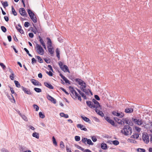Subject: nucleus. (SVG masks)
Masks as SVG:
<instances>
[{"mask_svg":"<svg viewBox=\"0 0 152 152\" xmlns=\"http://www.w3.org/2000/svg\"><path fill=\"white\" fill-rule=\"evenodd\" d=\"M45 61L48 64H49L50 63V61L49 59H47L46 58H45L44 59Z\"/></svg>","mask_w":152,"mask_h":152,"instance_id":"e2e57ef3","label":"nucleus"},{"mask_svg":"<svg viewBox=\"0 0 152 152\" xmlns=\"http://www.w3.org/2000/svg\"><path fill=\"white\" fill-rule=\"evenodd\" d=\"M59 75L63 79V80L65 81L66 83H68L69 84H70V83L69 80L66 78L63 75H62V74L60 73Z\"/></svg>","mask_w":152,"mask_h":152,"instance_id":"f3484780","label":"nucleus"},{"mask_svg":"<svg viewBox=\"0 0 152 152\" xmlns=\"http://www.w3.org/2000/svg\"><path fill=\"white\" fill-rule=\"evenodd\" d=\"M35 48L36 49L37 52L39 54L43 55L44 53V50L41 45L37 43H36Z\"/></svg>","mask_w":152,"mask_h":152,"instance_id":"7ed1b4c3","label":"nucleus"},{"mask_svg":"<svg viewBox=\"0 0 152 152\" xmlns=\"http://www.w3.org/2000/svg\"><path fill=\"white\" fill-rule=\"evenodd\" d=\"M60 146L62 148H64L65 147V145L63 141H61L60 143Z\"/></svg>","mask_w":152,"mask_h":152,"instance_id":"603ef678","label":"nucleus"},{"mask_svg":"<svg viewBox=\"0 0 152 152\" xmlns=\"http://www.w3.org/2000/svg\"><path fill=\"white\" fill-rule=\"evenodd\" d=\"M29 24L28 22H25L24 23V26L26 27H28L29 26Z\"/></svg>","mask_w":152,"mask_h":152,"instance_id":"052dcab7","label":"nucleus"},{"mask_svg":"<svg viewBox=\"0 0 152 152\" xmlns=\"http://www.w3.org/2000/svg\"><path fill=\"white\" fill-rule=\"evenodd\" d=\"M123 120L125 121L126 124H128V125L130 126H133V123L130 120H129V118H123Z\"/></svg>","mask_w":152,"mask_h":152,"instance_id":"9d476101","label":"nucleus"},{"mask_svg":"<svg viewBox=\"0 0 152 152\" xmlns=\"http://www.w3.org/2000/svg\"><path fill=\"white\" fill-rule=\"evenodd\" d=\"M39 117L42 118H43L45 117V115L43 114L41 112H40L39 113Z\"/></svg>","mask_w":152,"mask_h":152,"instance_id":"de8ad7c7","label":"nucleus"},{"mask_svg":"<svg viewBox=\"0 0 152 152\" xmlns=\"http://www.w3.org/2000/svg\"><path fill=\"white\" fill-rule=\"evenodd\" d=\"M19 12L20 15L22 16H26L27 15V14L24 8H20L19 10Z\"/></svg>","mask_w":152,"mask_h":152,"instance_id":"9b49d317","label":"nucleus"},{"mask_svg":"<svg viewBox=\"0 0 152 152\" xmlns=\"http://www.w3.org/2000/svg\"><path fill=\"white\" fill-rule=\"evenodd\" d=\"M56 56L58 58L59 60L60 58V51L59 50L58 48H57L56 50Z\"/></svg>","mask_w":152,"mask_h":152,"instance_id":"c756f323","label":"nucleus"},{"mask_svg":"<svg viewBox=\"0 0 152 152\" xmlns=\"http://www.w3.org/2000/svg\"><path fill=\"white\" fill-rule=\"evenodd\" d=\"M94 97L95 99L97 100H100V98L97 95H94Z\"/></svg>","mask_w":152,"mask_h":152,"instance_id":"0e129e2a","label":"nucleus"},{"mask_svg":"<svg viewBox=\"0 0 152 152\" xmlns=\"http://www.w3.org/2000/svg\"><path fill=\"white\" fill-rule=\"evenodd\" d=\"M21 88L25 93L29 95H30L31 94L29 89H27L23 86H21Z\"/></svg>","mask_w":152,"mask_h":152,"instance_id":"4468645a","label":"nucleus"},{"mask_svg":"<svg viewBox=\"0 0 152 152\" xmlns=\"http://www.w3.org/2000/svg\"><path fill=\"white\" fill-rule=\"evenodd\" d=\"M32 136L33 137H36L37 139L39 138V135L38 133L37 132H34L33 133Z\"/></svg>","mask_w":152,"mask_h":152,"instance_id":"f704fd0d","label":"nucleus"},{"mask_svg":"<svg viewBox=\"0 0 152 152\" xmlns=\"http://www.w3.org/2000/svg\"><path fill=\"white\" fill-rule=\"evenodd\" d=\"M31 63L32 64H34V63H36L37 61L34 58H32L31 59Z\"/></svg>","mask_w":152,"mask_h":152,"instance_id":"bf43d9fd","label":"nucleus"},{"mask_svg":"<svg viewBox=\"0 0 152 152\" xmlns=\"http://www.w3.org/2000/svg\"><path fill=\"white\" fill-rule=\"evenodd\" d=\"M58 64L61 69L65 72H70L67 66L65 65H63V63L61 61L58 62Z\"/></svg>","mask_w":152,"mask_h":152,"instance_id":"20e7f679","label":"nucleus"},{"mask_svg":"<svg viewBox=\"0 0 152 152\" xmlns=\"http://www.w3.org/2000/svg\"><path fill=\"white\" fill-rule=\"evenodd\" d=\"M4 18L6 21L7 22L9 21V19L8 17L6 16H4Z\"/></svg>","mask_w":152,"mask_h":152,"instance_id":"774afa93","label":"nucleus"},{"mask_svg":"<svg viewBox=\"0 0 152 152\" xmlns=\"http://www.w3.org/2000/svg\"><path fill=\"white\" fill-rule=\"evenodd\" d=\"M121 132L126 136L131 135L132 133V128L129 125H126L121 130Z\"/></svg>","mask_w":152,"mask_h":152,"instance_id":"f03ea898","label":"nucleus"},{"mask_svg":"<svg viewBox=\"0 0 152 152\" xmlns=\"http://www.w3.org/2000/svg\"><path fill=\"white\" fill-rule=\"evenodd\" d=\"M75 140L77 141H79L80 140V137L79 136H76L75 137Z\"/></svg>","mask_w":152,"mask_h":152,"instance_id":"5fc2aeb1","label":"nucleus"},{"mask_svg":"<svg viewBox=\"0 0 152 152\" xmlns=\"http://www.w3.org/2000/svg\"><path fill=\"white\" fill-rule=\"evenodd\" d=\"M69 88L70 91V93L71 96L74 99H75L78 98V100L81 101V98L80 95H79L76 92L74 89L73 87L72 86H70Z\"/></svg>","mask_w":152,"mask_h":152,"instance_id":"f257e3e1","label":"nucleus"},{"mask_svg":"<svg viewBox=\"0 0 152 152\" xmlns=\"http://www.w3.org/2000/svg\"><path fill=\"white\" fill-rule=\"evenodd\" d=\"M33 26L35 28V29L33 28L32 27H31V28H32V31L34 34H36L37 33V28L34 24H33Z\"/></svg>","mask_w":152,"mask_h":152,"instance_id":"79ce46f5","label":"nucleus"},{"mask_svg":"<svg viewBox=\"0 0 152 152\" xmlns=\"http://www.w3.org/2000/svg\"><path fill=\"white\" fill-rule=\"evenodd\" d=\"M36 58H37L38 61L40 63H43V60L39 56H36Z\"/></svg>","mask_w":152,"mask_h":152,"instance_id":"c9c22d12","label":"nucleus"},{"mask_svg":"<svg viewBox=\"0 0 152 152\" xmlns=\"http://www.w3.org/2000/svg\"><path fill=\"white\" fill-rule=\"evenodd\" d=\"M15 83V85L16 86L18 87L19 88L20 87V83H19V82L16 80H15L14 81Z\"/></svg>","mask_w":152,"mask_h":152,"instance_id":"a19ab883","label":"nucleus"},{"mask_svg":"<svg viewBox=\"0 0 152 152\" xmlns=\"http://www.w3.org/2000/svg\"><path fill=\"white\" fill-rule=\"evenodd\" d=\"M46 73L48 74V75H49L50 76H53V73L52 72L50 71H49V72L47 71Z\"/></svg>","mask_w":152,"mask_h":152,"instance_id":"680f3d73","label":"nucleus"},{"mask_svg":"<svg viewBox=\"0 0 152 152\" xmlns=\"http://www.w3.org/2000/svg\"><path fill=\"white\" fill-rule=\"evenodd\" d=\"M0 65L2 67L3 69H5L6 67L3 63H0Z\"/></svg>","mask_w":152,"mask_h":152,"instance_id":"4d7b16f0","label":"nucleus"},{"mask_svg":"<svg viewBox=\"0 0 152 152\" xmlns=\"http://www.w3.org/2000/svg\"><path fill=\"white\" fill-rule=\"evenodd\" d=\"M60 115L62 117H64L65 118H67L69 117L68 114H65L64 113H60Z\"/></svg>","mask_w":152,"mask_h":152,"instance_id":"2f4dec72","label":"nucleus"},{"mask_svg":"<svg viewBox=\"0 0 152 152\" xmlns=\"http://www.w3.org/2000/svg\"><path fill=\"white\" fill-rule=\"evenodd\" d=\"M47 97L48 100L52 102L54 104H56V99L48 94L47 95Z\"/></svg>","mask_w":152,"mask_h":152,"instance_id":"ddd939ff","label":"nucleus"},{"mask_svg":"<svg viewBox=\"0 0 152 152\" xmlns=\"http://www.w3.org/2000/svg\"><path fill=\"white\" fill-rule=\"evenodd\" d=\"M27 12L31 18L35 16L34 13L30 9H28Z\"/></svg>","mask_w":152,"mask_h":152,"instance_id":"412c9836","label":"nucleus"},{"mask_svg":"<svg viewBox=\"0 0 152 152\" xmlns=\"http://www.w3.org/2000/svg\"><path fill=\"white\" fill-rule=\"evenodd\" d=\"M91 139L94 142H96L97 140L96 138L94 136H91Z\"/></svg>","mask_w":152,"mask_h":152,"instance_id":"864d4df0","label":"nucleus"},{"mask_svg":"<svg viewBox=\"0 0 152 152\" xmlns=\"http://www.w3.org/2000/svg\"><path fill=\"white\" fill-rule=\"evenodd\" d=\"M1 29L4 32H5L7 31V29L5 27L2 26H1Z\"/></svg>","mask_w":152,"mask_h":152,"instance_id":"09e8293b","label":"nucleus"},{"mask_svg":"<svg viewBox=\"0 0 152 152\" xmlns=\"http://www.w3.org/2000/svg\"><path fill=\"white\" fill-rule=\"evenodd\" d=\"M87 138H83L82 140V141L83 143L86 144V142H87Z\"/></svg>","mask_w":152,"mask_h":152,"instance_id":"13d9d810","label":"nucleus"},{"mask_svg":"<svg viewBox=\"0 0 152 152\" xmlns=\"http://www.w3.org/2000/svg\"><path fill=\"white\" fill-rule=\"evenodd\" d=\"M142 138L143 141L145 143H148L149 142V137L147 134H143Z\"/></svg>","mask_w":152,"mask_h":152,"instance_id":"6e6552de","label":"nucleus"},{"mask_svg":"<svg viewBox=\"0 0 152 152\" xmlns=\"http://www.w3.org/2000/svg\"><path fill=\"white\" fill-rule=\"evenodd\" d=\"M77 127L78 128H80L82 130L86 131H87V129L85 127V126L81 124H78L77 125Z\"/></svg>","mask_w":152,"mask_h":152,"instance_id":"a211bd4d","label":"nucleus"},{"mask_svg":"<svg viewBox=\"0 0 152 152\" xmlns=\"http://www.w3.org/2000/svg\"><path fill=\"white\" fill-rule=\"evenodd\" d=\"M28 35H29V36L31 38H33L34 36V35L33 34V33H29L28 34Z\"/></svg>","mask_w":152,"mask_h":152,"instance_id":"69168bd1","label":"nucleus"},{"mask_svg":"<svg viewBox=\"0 0 152 152\" xmlns=\"http://www.w3.org/2000/svg\"><path fill=\"white\" fill-rule=\"evenodd\" d=\"M76 82L78 83V84L81 86L83 84V81L80 79L79 78H76L75 79Z\"/></svg>","mask_w":152,"mask_h":152,"instance_id":"cd10ccee","label":"nucleus"},{"mask_svg":"<svg viewBox=\"0 0 152 152\" xmlns=\"http://www.w3.org/2000/svg\"><path fill=\"white\" fill-rule=\"evenodd\" d=\"M19 148L20 152H23L24 151L26 150L27 149L26 147L22 145H19Z\"/></svg>","mask_w":152,"mask_h":152,"instance_id":"5701e85b","label":"nucleus"},{"mask_svg":"<svg viewBox=\"0 0 152 152\" xmlns=\"http://www.w3.org/2000/svg\"><path fill=\"white\" fill-rule=\"evenodd\" d=\"M137 151L139 152H145V149L143 148H138L137 149Z\"/></svg>","mask_w":152,"mask_h":152,"instance_id":"c03bdc74","label":"nucleus"},{"mask_svg":"<svg viewBox=\"0 0 152 152\" xmlns=\"http://www.w3.org/2000/svg\"><path fill=\"white\" fill-rule=\"evenodd\" d=\"M112 114L113 115L118 116L120 118H122L124 115V114L122 113H119L115 111L112 112Z\"/></svg>","mask_w":152,"mask_h":152,"instance_id":"0eeeda50","label":"nucleus"},{"mask_svg":"<svg viewBox=\"0 0 152 152\" xmlns=\"http://www.w3.org/2000/svg\"><path fill=\"white\" fill-rule=\"evenodd\" d=\"M48 40L47 44L48 45V46H52V42L50 39L49 37H47L46 38Z\"/></svg>","mask_w":152,"mask_h":152,"instance_id":"c85d7f7f","label":"nucleus"},{"mask_svg":"<svg viewBox=\"0 0 152 152\" xmlns=\"http://www.w3.org/2000/svg\"><path fill=\"white\" fill-rule=\"evenodd\" d=\"M52 140L53 144L55 145H57V143L56 141V139L54 136H53L52 137Z\"/></svg>","mask_w":152,"mask_h":152,"instance_id":"3c124183","label":"nucleus"},{"mask_svg":"<svg viewBox=\"0 0 152 152\" xmlns=\"http://www.w3.org/2000/svg\"><path fill=\"white\" fill-rule=\"evenodd\" d=\"M48 50L49 52L50 53V54L52 55L54 53V50H53V48L52 46H48L47 47Z\"/></svg>","mask_w":152,"mask_h":152,"instance_id":"393cba45","label":"nucleus"},{"mask_svg":"<svg viewBox=\"0 0 152 152\" xmlns=\"http://www.w3.org/2000/svg\"><path fill=\"white\" fill-rule=\"evenodd\" d=\"M81 118L85 121L88 122L89 123H91V121L90 119L86 117L81 116Z\"/></svg>","mask_w":152,"mask_h":152,"instance_id":"bb28decb","label":"nucleus"},{"mask_svg":"<svg viewBox=\"0 0 152 152\" xmlns=\"http://www.w3.org/2000/svg\"><path fill=\"white\" fill-rule=\"evenodd\" d=\"M1 151L2 152H9V151L7 149L5 148H2Z\"/></svg>","mask_w":152,"mask_h":152,"instance_id":"338daca9","label":"nucleus"},{"mask_svg":"<svg viewBox=\"0 0 152 152\" xmlns=\"http://www.w3.org/2000/svg\"><path fill=\"white\" fill-rule=\"evenodd\" d=\"M31 82L34 85L41 86V83L35 79H32L31 80Z\"/></svg>","mask_w":152,"mask_h":152,"instance_id":"2eb2a0df","label":"nucleus"},{"mask_svg":"<svg viewBox=\"0 0 152 152\" xmlns=\"http://www.w3.org/2000/svg\"><path fill=\"white\" fill-rule=\"evenodd\" d=\"M31 19L34 23H36L37 22V19L35 15L34 16V17H32Z\"/></svg>","mask_w":152,"mask_h":152,"instance_id":"a18cd8bd","label":"nucleus"},{"mask_svg":"<svg viewBox=\"0 0 152 152\" xmlns=\"http://www.w3.org/2000/svg\"><path fill=\"white\" fill-rule=\"evenodd\" d=\"M102 109L101 106V109L99 108H95V112L99 115L102 117H103L104 116V114L101 111H100Z\"/></svg>","mask_w":152,"mask_h":152,"instance_id":"1a4fd4ad","label":"nucleus"},{"mask_svg":"<svg viewBox=\"0 0 152 152\" xmlns=\"http://www.w3.org/2000/svg\"><path fill=\"white\" fill-rule=\"evenodd\" d=\"M60 88L61 90L64 92L67 95H69V93L68 92L66 91V90L63 88L61 87Z\"/></svg>","mask_w":152,"mask_h":152,"instance_id":"6e6d98bb","label":"nucleus"},{"mask_svg":"<svg viewBox=\"0 0 152 152\" xmlns=\"http://www.w3.org/2000/svg\"><path fill=\"white\" fill-rule=\"evenodd\" d=\"M12 13L13 15L14 16H16L17 15V13L16 11H15L13 7V6H12Z\"/></svg>","mask_w":152,"mask_h":152,"instance_id":"e433bc0d","label":"nucleus"},{"mask_svg":"<svg viewBox=\"0 0 152 152\" xmlns=\"http://www.w3.org/2000/svg\"><path fill=\"white\" fill-rule=\"evenodd\" d=\"M39 42L42 45L43 47L44 48L46 49V47L45 45V43L42 39V38L40 36H39Z\"/></svg>","mask_w":152,"mask_h":152,"instance_id":"4be33fe9","label":"nucleus"},{"mask_svg":"<svg viewBox=\"0 0 152 152\" xmlns=\"http://www.w3.org/2000/svg\"><path fill=\"white\" fill-rule=\"evenodd\" d=\"M87 144L89 145H94V143L92 142L91 140L90 139H87Z\"/></svg>","mask_w":152,"mask_h":152,"instance_id":"ea45409f","label":"nucleus"},{"mask_svg":"<svg viewBox=\"0 0 152 152\" xmlns=\"http://www.w3.org/2000/svg\"><path fill=\"white\" fill-rule=\"evenodd\" d=\"M44 85L50 89H53L54 87L50 83H48L47 82H45L44 83Z\"/></svg>","mask_w":152,"mask_h":152,"instance_id":"dca6fc26","label":"nucleus"},{"mask_svg":"<svg viewBox=\"0 0 152 152\" xmlns=\"http://www.w3.org/2000/svg\"><path fill=\"white\" fill-rule=\"evenodd\" d=\"M114 120L117 122L118 123L120 124H124V122L122 121V120L120 119H118L117 117L114 118Z\"/></svg>","mask_w":152,"mask_h":152,"instance_id":"aec40b11","label":"nucleus"},{"mask_svg":"<svg viewBox=\"0 0 152 152\" xmlns=\"http://www.w3.org/2000/svg\"><path fill=\"white\" fill-rule=\"evenodd\" d=\"M34 90L37 92L40 93L42 91V90L40 88H34Z\"/></svg>","mask_w":152,"mask_h":152,"instance_id":"49530a36","label":"nucleus"},{"mask_svg":"<svg viewBox=\"0 0 152 152\" xmlns=\"http://www.w3.org/2000/svg\"><path fill=\"white\" fill-rule=\"evenodd\" d=\"M76 90L78 91L79 92V94L84 99H86L87 97L85 95V94L82 92L81 91H80V90L78 89L77 88H75Z\"/></svg>","mask_w":152,"mask_h":152,"instance_id":"6ab92c4d","label":"nucleus"},{"mask_svg":"<svg viewBox=\"0 0 152 152\" xmlns=\"http://www.w3.org/2000/svg\"><path fill=\"white\" fill-rule=\"evenodd\" d=\"M132 120L133 121H134L135 124L139 125H140L143 124V121L142 119H137L132 118Z\"/></svg>","mask_w":152,"mask_h":152,"instance_id":"39448f33","label":"nucleus"},{"mask_svg":"<svg viewBox=\"0 0 152 152\" xmlns=\"http://www.w3.org/2000/svg\"><path fill=\"white\" fill-rule=\"evenodd\" d=\"M133 111V109L132 108H127L125 109V112L126 113H130Z\"/></svg>","mask_w":152,"mask_h":152,"instance_id":"a878e982","label":"nucleus"},{"mask_svg":"<svg viewBox=\"0 0 152 152\" xmlns=\"http://www.w3.org/2000/svg\"><path fill=\"white\" fill-rule=\"evenodd\" d=\"M111 142L113 143L115 145H117L119 144V142L117 140H114L113 141H111Z\"/></svg>","mask_w":152,"mask_h":152,"instance_id":"58836bf2","label":"nucleus"},{"mask_svg":"<svg viewBox=\"0 0 152 152\" xmlns=\"http://www.w3.org/2000/svg\"><path fill=\"white\" fill-rule=\"evenodd\" d=\"M86 104L90 108H94L95 106L94 105H93V103L91 101H87L86 102Z\"/></svg>","mask_w":152,"mask_h":152,"instance_id":"b1692460","label":"nucleus"},{"mask_svg":"<svg viewBox=\"0 0 152 152\" xmlns=\"http://www.w3.org/2000/svg\"><path fill=\"white\" fill-rule=\"evenodd\" d=\"M101 148L104 150H105L107 148V145L106 144L104 143H102L101 144Z\"/></svg>","mask_w":152,"mask_h":152,"instance_id":"7c9ffc66","label":"nucleus"},{"mask_svg":"<svg viewBox=\"0 0 152 152\" xmlns=\"http://www.w3.org/2000/svg\"><path fill=\"white\" fill-rule=\"evenodd\" d=\"M1 3L4 8H5L6 7H7L8 6V4L7 1H5L4 2H3V1H1Z\"/></svg>","mask_w":152,"mask_h":152,"instance_id":"4c0bfd02","label":"nucleus"},{"mask_svg":"<svg viewBox=\"0 0 152 152\" xmlns=\"http://www.w3.org/2000/svg\"><path fill=\"white\" fill-rule=\"evenodd\" d=\"M104 118L108 123L111 124L112 126H114L115 125L114 121L111 119L109 117L105 116Z\"/></svg>","mask_w":152,"mask_h":152,"instance_id":"f8f14e48","label":"nucleus"},{"mask_svg":"<svg viewBox=\"0 0 152 152\" xmlns=\"http://www.w3.org/2000/svg\"><path fill=\"white\" fill-rule=\"evenodd\" d=\"M92 102L94 103V104L93 103V105H94V106H95V108H99L100 109H101V106L100 105L99 102L96 100L94 99H93L92 100Z\"/></svg>","mask_w":152,"mask_h":152,"instance_id":"423d86ee","label":"nucleus"},{"mask_svg":"<svg viewBox=\"0 0 152 152\" xmlns=\"http://www.w3.org/2000/svg\"><path fill=\"white\" fill-rule=\"evenodd\" d=\"M18 26L19 27V29H18V31L21 34H23L24 31L23 30L21 29L22 27L20 24H18Z\"/></svg>","mask_w":152,"mask_h":152,"instance_id":"473e14b6","label":"nucleus"},{"mask_svg":"<svg viewBox=\"0 0 152 152\" xmlns=\"http://www.w3.org/2000/svg\"><path fill=\"white\" fill-rule=\"evenodd\" d=\"M33 107L34 109H36V111H38L39 110V107L36 104H34L33 105Z\"/></svg>","mask_w":152,"mask_h":152,"instance_id":"8fccbe9b","label":"nucleus"},{"mask_svg":"<svg viewBox=\"0 0 152 152\" xmlns=\"http://www.w3.org/2000/svg\"><path fill=\"white\" fill-rule=\"evenodd\" d=\"M139 135L138 134H135L131 136V138H134V139H137L139 137Z\"/></svg>","mask_w":152,"mask_h":152,"instance_id":"72a5a7b5","label":"nucleus"},{"mask_svg":"<svg viewBox=\"0 0 152 152\" xmlns=\"http://www.w3.org/2000/svg\"><path fill=\"white\" fill-rule=\"evenodd\" d=\"M84 92L86 94H88L89 92H90L92 95L93 94L91 91L89 89L87 90L86 89H85Z\"/></svg>","mask_w":152,"mask_h":152,"instance_id":"37998d69","label":"nucleus"}]
</instances>
